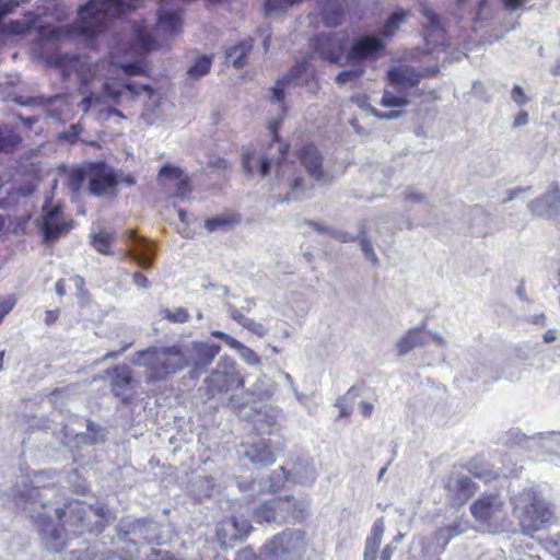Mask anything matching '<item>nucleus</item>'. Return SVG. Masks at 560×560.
<instances>
[{
	"label": "nucleus",
	"instance_id": "64",
	"mask_svg": "<svg viewBox=\"0 0 560 560\" xmlns=\"http://www.w3.org/2000/svg\"><path fill=\"white\" fill-rule=\"evenodd\" d=\"M511 97L517 105H524L527 102L524 90L517 84L513 85Z\"/></svg>",
	"mask_w": 560,
	"mask_h": 560
},
{
	"label": "nucleus",
	"instance_id": "50",
	"mask_svg": "<svg viewBox=\"0 0 560 560\" xmlns=\"http://www.w3.org/2000/svg\"><path fill=\"white\" fill-rule=\"evenodd\" d=\"M20 142V138L12 133H2L0 131V151H7L14 148Z\"/></svg>",
	"mask_w": 560,
	"mask_h": 560
},
{
	"label": "nucleus",
	"instance_id": "31",
	"mask_svg": "<svg viewBox=\"0 0 560 560\" xmlns=\"http://www.w3.org/2000/svg\"><path fill=\"white\" fill-rule=\"evenodd\" d=\"M422 327H416L408 330V332L397 342L398 353L400 355L407 354L416 347L427 345V331Z\"/></svg>",
	"mask_w": 560,
	"mask_h": 560
},
{
	"label": "nucleus",
	"instance_id": "18",
	"mask_svg": "<svg viewBox=\"0 0 560 560\" xmlns=\"http://www.w3.org/2000/svg\"><path fill=\"white\" fill-rule=\"evenodd\" d=\"M159 182L165 188L174 189V195L185 198L190 192L189 178L177 166L165 164L159 172Z\"/></svg>",
	"mask_w": 560,
	"mask_h": 560
},
{
	"label": "nucleus",
	"instance_id": "17",
	"mask_svg": "<svg viewBox=\"0 0 560 560\" xmlns=\"http://www.w3.org/2000/svg\"><path fill=\"white\" fill-rule=\"evenodd\" d=\"M528 208L533 214L545 218H557L560 214V187L552 183L539 198L530 201Z\"/></svg>",
	"mask_w": 560,
	"mask_h": 560
},
{
	"label": "nucleus",
	"instance_id": "60",
	"mask_svg": "<svg viewBox=\"0 0 560 560\" xmlns=\"http://www.w3.org/2000/svg\"><path fill=\"white\" fill-rule=\"evenodd\" d=\"M243 327L258 336H265V334H266V329L264 328V326L260 323H257L254 319L248 318V317L244 322Z\"/></svg>",
	"mask_w": 560,
	"mask_h": 560
},
{
	"label": "nucleus",
	"instance_id": "27",
	"mask_svg": "<svg viewBox=\"0 0 560 560\" xmlns=\"http://www.w3.org/2000/svg\"><path fill=\"white\" fill-rule=\"evenodd\" d=\"M300 161L305 171L315 180H320L324 176L323 156L313 144H307L300 151Z\"/></svg>",
	"mask_w": 560,
	"mask_h": 560
},
{
	"label": "nucleus",
	"instance_id": "58",
	"mask_svg": "<svg viewBox=\"0 0 560 560\" xmlns=\"http://www.w3.org/2000/svg\"><path fill=\"white\" fill-rule=\"evenodd\" d=\"M351 102L353 104H355L359 108L370 112V113H371V108H373L369 103V96L365 94L358 93V94L352 95Z\"/></svg>",
	"mask_w": 560,
	"mask_h": 560
},
{
	"label": "nucleus",
	"instance_id": "62",
	"mask_svg": "<svg viewBox=\"0 0 560 560\" xmlns=\"http://www.w3.org/2000/svg\"><path fill=\"white\" fill-rule=\"evenodd\" d=\"M224 307L230 314L231 318L235 320L237 324L242 325L246 320V316H244L235 306H233L231 303H224Z\"/></svg>",
	"mask_w": 560,
	"mask_h": 560
},
{
	"label": "nucleus",
	"instance_id": "3",
	"mask_svg": "<svg viewBox=\"0 0 560 560\" xmlns=\"http://www.w3.org/2000/svg\"><path fill=\"white\" fill-rule=\"evenodd\" d=\"M116 168L103 161L88 162L68 175V187L80 194L84 187L94 197L117 196Z\"/></svg>",
	"mask_w": 560,
	"mask_h": 560
},
{
	"label": "nucleus",
	"instance_id": "12",
	"mask_svg": "<svg viewBox=\"0 0 560 560\" xmlns=\"http://www.w3.org/2000/svg\"><path fill=\"white\" fill-rule=\"evenodd\" d=\"M305 85L311 93H317L319 82L315 78L313 68L306 61L298 62L285 75L280 78L272 88V96L276 102L284 98V89L290 85Z\"/></svg>",
	"mask_w": 560,
	"mask_h": 560
},
{
	"label": "nucleus",
	"instance_id": "7",
	"mask_svg": "<svg viewBox=\"0 0 560 560\" xmlns=\"http://www.w3.org/2000/svg\"><path fill=\"white\" fill-rule=\"evenodd\" d=\"M281 122L282 120L278 119L269 124V131L272 137V141L265 154L258 158L252 153L244 154L243 167L247 174H252L257 170L261 176L266 177L270 175L273 170L278 171V167L284 161L289 151V145L279 139L278 129L280 128Z\"/></svg>",
	"mask_w": 560,
	"mask_h": 560
},
{
	"label": "nucleus",
	"instance_id": "24",
	"mask_svg": "<svg viewBox=\"0 0 560 560\" xmlns=\"http://www.w3.org/2000/svg\"><path fill=\"white\" fill-rule=\"evenodd\" d=\"M422 74L409 66H400L388 71L390 84L398 91H405L417 86Z\"/></svg>",
	"mask_w": 560,
	"mask_h": 560
},
{
	"label": "nucleus",
	"instance_id": "46",
	"mask_svg": "<svg viewBox=\"0 0 560 560\" xmlns=\"http://www.w3.org/2000/svg\"><path fill=\"white\" fill-rule=\"evenodd\" d=\"M362 236L360 237V246L363 252L365 258L370 260L374 266L378 265V258L374 252L373 245L371 241L365 236L364 232H361Z\"/></svg>",
	"mask_w": 560,
	"mask_h": 560
},
{
	"label": "nucleus",
	"instance_id": "10",
	"mask_svg": "<svg viewBox=\"0 0 560 560\" xmlns=\"http://www.w3.org/2000/svg\"><path fill=\"white\" fill-rule=\"evenodd\" d=\"M305 548L302 530H284L262 548V555L270 560H290L299 557Z\"/></svg>",
	"mask_w": 560,
	"mask_h": 560
},
{
	"label": "nucleus",
	"instance_id": "61",
	"mask_svg": "<svg viewBox=\"0 0 560 560\" xmlns=\"http://www.w3.org/2000/svg\"><path fill=\"white\" fill-rule=\"evenodd\" d=\"M125 88L135 95H139L142 91L147 92L148 94H151L153 92L152 88L147 84H137L135 82H127L125 84Z\"/></svg>",
	"mask_w": 560,
	"mask_h": 560
},
{
	"label": "nucleus",
	"instance_id": "55",
	"mask_svg": "<svg viewBox=\"0 0 560 560\" xmlns=\"http://www.w3.org/2000/svg\"><path fill=\"white\" fill-rule=\"evenodd\" d=\"M83 128L79 124H73L67 131L60 135V138L66 139L69 142H74L79 139Z\"/></svg>",
	"mask_w": 560,
	"mask_h": 560
},
{
	"label": "nucleus",
	"instance_id": "52",
	"mask_svg": "<svg viewBox=\"0 0 560 560\" xmlns=\"http://www.w3.org/2000/svg\"><path fill=\"white\" fill-rule=\"evenodd\" d=\"M493 11L489 7L487 0H480L479 9L476 15V21H489L493 19Z\"/></svg>",
	"mask_w": 560,
	"mask_h": 560
},
{
	"label": "nucleus",
	"instance_id": "13",
	"mask_svg": "<svg viewBox=\"0 0 560 560\" xmlns=\"http://www.w3.org/2000/svg\"><path fill=\"white\" fill-rule=\"evenodd\" d=\"M470 512L477 522L497 525L505 518V502L498 492L482 494L471 504Z\"/></svg>",
	"mask_w": 560,
	"mask_h": 560
},
{
	"label": "nucleus",
	"instance_id": "25",
	"mask_svg": "<svg viewBox=\"0 0 560 560\" xmlns=\"http://www.w3.org/2000/svg\"><path fill=\"white\" fill-rule=\"evenodd\" d=\"M281 419L282 412L278 407L266 406L256 413L254 423L261 434H273L280 429Z\"/></svg>",
	"mask_w": 560,
	"mask_h": 560
},
{
	"label": "nucleus",
	"instance_id": "59",
	"mask_svg": "<svg viewBox=\"0 0 560 560\" xmlns=\"http://www.w3.org/2000/svg\"><path fill=\"white\" fill-rule=\"evenodd\" d=\"M329 236L341 242V243H350V242H354L357 240V236L348 233V232H343V231H339V230H329Z\"/></svg>",
	"mask_w": 560,
	"mask_h": 560
},
{
	"label": "nucleus",
	"instance_id": "40",
	"mask_svg": "<svg viewBox=\"0 0 560 560\" xmlns=\"http://www.w3.org/2000/svg\"><path fill=\"white\" fill-rule=\"evenodd\" d=\"M133 45L137 50L149 51L156 48V44L144 26L135 30Z\"/></svg>",
	"mask_w": 560,
	"mask_h": 560
},
{
	"label": "nucleus",
	"instance_id": "47",
	"mask_svg": "<svg viewBox=\"0 0 560 560\" xmlns=\"http://www.w3.org/2000/svg\"><path fill=\"white\" fill-rule=\"evenodd\" d=\"M85 557L90 560H128L127 557L115 551L100 552L94 550H86Z\"/></svg>",
	"mask_w": 560,
	"mask_h": 560
},
{
	"label": "nucleus",
	"instance_id": "6",
	"mask_svg": "<svg viewBox=\"0 0 560 560\" xmlns=\"http://www.w3.org/2000/svg\"><path fill=\"white\" fill-rule=\"evenodd\" d=\"M512 503L513 514L525 533L541 529L553 516L549 504L532 489H524L512 499Z\"/></svg>",
	"mask_w": 560,
	"mask_h": 560
},
{
	"label": "nucleus",
	"instance_id": "8",
	"mask_svg": "<svg viewBox=\"0 0 560 560\" xmlns=\"http://www.w3.org/2000/svg\"><path fill=\"white\" fill-rule=\"evenodd\" d=\"M160 538V525L151 518H125L117 526L118 541L135 547V550H128L130 557L138 553V546L159 544Z\"/></svg>",
	"mask_w": 560,
	"mask_h": 560
},
{
	"label": "nucleus",
	"instance_id": "36",
	"mask_svg": "<svg viewBox=\"0 0 560 560\" xmlns=\"http://www.w3.org/2000/svg\"><path fill=\"white\" fill-rule=\"evenodd\" d=\"M252 396L259 400H267L272 397L276 392L275 382L267 375L259 376L248 389Z\"/></svg>",
	"mask_w": 560,
	"mask_h": 560
},
{
	"label": "nucleus",
	"instance_id": "23",
	"mask_svg": "<svg viewBox=\"0 0 560 560\" xmlns=\"http://www.w3.org/2000/svg\"><path fill=\"white\" fill-rule=\"evenodd\" d=\"M59 208L54 207L44 214L42 232L45 242H55L72 228L71 222H61L59 220Z\"/></svg>",
	"mask_w": 560,
	"mask_h": 560
},
{
	"label": "nucleus",
	"instance_id": "34",
	"mask_svg": "<svg viewBox=\"0 0 560 560\" xmlns=\"http://www.w3.org/2000/svg\"><path fill=\"white\" fill-rule=\"evenodd\" d=\"M107 431L105 428L96 424L91 420H86V431L84 433H75L78 443L95 445L105 442Z\"/></svg>",
	"mask_w": 560,
	"mask_h": 560
},
{
	"label": "nucleus",
	"instance_id": "9",
	"mask_svg": "<svg viewBox=\"0 0 560 560\" xmlns=\"http://www.w3.org/2000/svg\"><path fill=\"white\" fill-rule=\"evenodd\" d=\"M384 48V42L373 34H365L355 38L347 54V59L355 65L349 70L341 71L336 77V82L342 85L361 78L364 70L360 62L378 55Z\"/></svg>",
	"mask_w": 560,
	"mask_h": 560
},
{
	"label": "nucleus",
	"instance_id": "35",
	"mask_svg": "<svg viewBox=\"0 0 560 560\" xmlns=\"http://www.w3.org/2000/svg\"><path fill=\"white\" fill-rule=\"evenodd\" d=\"M465 468L469 474L485 482H489L498 477V474L480 458H471L466 463Z\"/></svg>",
	"mask_w": 560,
	"mask_h": 560
},
{
	"label": "nucleus",
	"instance_id": "57",
	"mask_svg": "<svg viewBox=\"0 0 560 560\" xmlns=\"http://www.w3.org/2000/svg\"><path fill=\"white\" fill-rule=\"evenodd\" d=\"M14 305L15 300L11 296H7L0 300V324L2 323L3 318L11 312Z\"/></svg>",
	"mask_w": 560,
	"mask_h": 560
},
{
	"label": "nucleus",
	"instance_id": "30",
	"mask_svg": "<svg viewBox=\"0 0 560 560\" xmlns=\"http://www.w3.org/2000/svg\"><path fill=\"white\" fill-rule=\"evenodd\" d=\"M513 436L520 447L529 452H534L537 455H542L541 446L544 445V440H551V438L560 439V434L555 431L549 433H538L533 436H527L524 433L515 432L513 433Z\"/></svg>",
	"mask_w": 560,
	"mask_h": 560
},
{
	"label": "nucleus",
	"instance_id": "22",
	"mask_svg": "<svg viewBox=\"0 0 560 560\" xmlns=\"http://www.w3.org/2000/svg\"><path fill=\"white\" fill-rule=\"evenodd\" d=\"M446 489L454 497V502L462 505L475 494L478 487L468 476L459 472L448 478Z\"/></svg>",
	"mask_w": 560,
	"mask_h": 560
},
{
	"label": "nucleus",
	"instance_id": "4",
	"mask_svg": "<svg viewBox=\"0 0 560 560\" xmlns=\"http://www.w3.org/2000/svg\"><path fill=\"white\" fill-rule=\"evenodd\" d=\"M132 364L143 366L149 371L148 382L164 380L168 375L188 365L185 353L177 346L150 347L137 351L131 359Z\"/></svg>",
	"mask_w": 560,
	"mask_h": 560
},
{
	"label": "nucleus",
	"instance_id": "16",
	"mask_svg": "<svg viewBox=\"0 0 560 560\" xmlns=\"http://www.w3.org/2000/svg\"><path fill=\"white\" fill-rule=\"evenodd\" d=\"M106 374L109 377L112 393L124 402H127L131 398V392L137 383L132 376L131 369L127 364H117L112 369H107Z\"/></svg>",
	"mask_w": 560,
	"mask_h": 560
},
{
	"label": "nucleus",
	"instance_id": "21",
	"mask_svg": "<svg viewBox=\"0 0 560 560\" xmlns=\"http://www.w3.org/2000/svg\"><path fill=\"white\" fill-rule=\"evenodd\" d=\"M131 248L128 255L144 269L152 266L154 258L153 245L144 237L137 235L133 231L129 232Z\"/></svg>",
	"mask_w": 560,
	"mask_h": 560
},
{
	"label": "nucleus",
	"instance_id": "44",
	"mask_svg": "<svg viewBox=\"0 0 560 560\" xmlns=\"http://www.w3.org/2000/svg\"><path fill=\"white\" fill-rule=\"evenodd\" d=\"M112 237L108 232H100L92 237V245L101 254L108 255Z\"/></svg>",
	"mask_w": 560,
	"mask_h": 560
},
{
	"label": "nucleus",
	"instance_id": "51",
	"mask_svg": "<svg viewBox=\"0 0 560 560\" xmlns=\"http://www.w3.org/2000/svg\"><path fill=\"white\" fill-rule=\"evenodd\" d=\"M289 189L290 194L299 195L308 189V186L305 184V180L302 176H296L289 180Z\"/></svg>",
	"mask_w": 560,
	"mask_h": 560
},
{
	"label": "nucleus",
	"instance_id": "20",
	"mask_svg": "<svg viewBox=\"0 0 560 560\" xmlns=\"http://www.w3.org/2000/svg\"><path fill=\"white\" fill-rule=\"evenodd\" d=\"M221 347L213 342L195 341L191 343L189 355H186L188 365L195 369L208 366L219 354Z\"/></svg>",
	"mask_w": 560,
	"mask_h": 560
},
{
	"label": "nucleus",
	"instance_id": "53",
	"mask_svg": "<svg viewBox=\"0 0 560 560\" xmlns=\"http://www.w3.org/2000/svg\"><path fill=\"white\" fill-rule=\"evenodd\" d=\"M145 560H183L180 558H176L170 551H163L159 549L152 548L147 555Z\"/></svg>",
	"mask_w": 560,
	"mask_h": 560
},
{
	"label": "nucleus",
	"instance_id": "5",
	"mask_svg": "<svg viewBox=\"0 0 560 560\" xmlns=\"http://www.w3.org/2000/svg\"><path fill=\"white\" fill-rule=\"evenodd\" d=\"M139 0H90L79 12L78 27L86 36L101 33L114 19L132 9Z\"/></svg>",
	"mask_w": 560,
	"mask_h": 560
},
{
	"label": "nucleus",
	"instance_id": "54",
	"mask_svg": "<svg viewBox=\"0 0 560 560\" xmlns=\"http://www.w3.org/2000/svg\"><path fill=\"white\" fill-rule=\"evenodd\" d=\"M560 434V432H558ZM541 446L542 454H558L560 453V439L551 438V440H544Z\"/></svg>",
	"mask_w": 560,
	"mask_h": 560
},
{
	"label": "nucleus",
	"instance_id": "1",
	"mask_svg": "<svg viewBox=\"0 0 560 560\" xmlns=\"http://www.w3.org/2000/svg\"><path fill=\"white\" fill-rule=\"evenodd\" d=\"M56 517L68 527V532L79 536L85 532L101 533L114 518L112 511L103 503L89 505L79 500L55 509Z\"/></svg>",
	"mask_w": 560,
	"mask_h": 560
},
{
	"label": "nucleus",
	"instance_id": "11",
	"mask_svg": "<svg viewBox=\"0 0 560 560\" xmlns=\"http://www.w3.org/2000/svg\"><path fill=\"white\" fill-rule=\"evenodd\" d=\"M207 389L211 396L218 393H226L232 387H243L244 377L236 369L235 362L229 357H222L217 368L206 378Z\"/></svg>",
	"mask_w": 560,
	"mask_h": 560
},
{
	"label": "nucleus",
	"instance_id": "15",
	"mask_svg": "<svg viewBox=\"0 0 560 560\" xmlns=\"http://www.w3.org/2000/svg\"><path fill=\"white\" fill-rule=\"evenodd\" d=\"M312 48L320 59L337 63L343 55L346 37L337 32L320 33L314 38Z\"/></svg>",
	"mask_w": 560,
	"mask_h": 560
},
{
	"label": "nucleus",
	"instance_id": "48",
	"mask_svg": "<svg viewBox=\"0 0 560 560\" xmlns=\"http://www.w3.org/2000/svg\"><path fill=\"white\" fill-rule=\"evenodd\" d=\"M381 103L385 107H404L409 104V101L405 96L393 95L386 91Z\"/></svg>",
	"mask_w": 560,
	"mask_h": 560
},
{
	"label": "nucleus",
	"instance_id": "43",
	"mask_svg": "<svg viewBox=\"0 0 560 560\" xmlns=\"http://www.w3.org/2000/svg\"><path fill=\"white\" fill-rule=\"evenodd\" d=\"M232 349L236 350L241 359L248 365L258 366L260 364V359L256 354V352L250 348L246 347L245 345H243L242 342H240L238 340L234 342Z\"/></svg>",
	"mask_w": 560,
	"mask_h": 560
},
{
	"label": "nucleus",
	"instance_id": "19",
	"mask_svg": "<svg viewBox=\"0 0 560 560\" xmlns=\"http://www.w3.org/2000/svg\"><path fill=\"white\" fill-rule=\"evenodd\" d=\"M238 453L250 463L259 466H269L276 460L271 441L267 439H258L250 444H242Z\"/></svg>",
	"mask_w": 560,
	"mask_h": 560
},
{
	"label": "nucleus",
	"instance_id": "32",
	"mask_svg": "<svg viewBox=\"0 0 560 560\" xmlns=\"http://www.w3.org/2000/svg\"><path fill=\"white\" fill-rule=\"evenodd\" d=\"M168 0H163L162 9L159 11L158 31L164 32L168 35L178 33L182 19L177 11H167L164 9Z\"/></svg>",
	"mask_w": 560,
	"mask_h": 560
},
{
	"label": "nucleus",
	"instance_id": "33",
	"mask_svg": "<svg viewBox=\"0 0 560 560\" xmlns=\"http://www.w3.org/2000/svg\"><path fill=\"white\" fill-rule=\"evenodd\" d=\"M385 530L383 517L377 518L372 527L370 536L366 538L364 547V560H376V552L380 548L382 537Z\"/></svg>",
	"mask_w": 560,
	"mask_h": 560
},
{
	"label": "nucleus",
	"instance_id": "38",
	"mask_svg": "<svg viewBox=\"0 0 560 560\" xmlns=\"http://www.w3.org/2000/svg\"><path fill=\"white\" fill-rule=\"evenodd\" d=\"M407 13L404 11H395L390 14L387 21L384 24L383 30L381 31V37L378 38L383 42V38H392L396 33L401 23L405 22ZM377 37V35H375Z\"/></svg>",
	"mask_w": 560,
	"mask_h": 560
},
{
	"label": "nucleus",
	"instance_id": "14",
	"mask_svg": "<svg viewBox=\"0 0 560 560\" xmlns=\"http://www.w3.org/2000/svg\"><path fill=\"white\" fill-rule=\"evenodd\" d=\"M302 509L296 513L295 502L290 498H277L266 501L254 512V517L258 523H270L279 520H287L290 516L294 520L300 518Z\"/></svg>",
	"mask_w": 560,
	"mask_h": 560
},
{
	"label": "nucleus",
	"instance_id": "28",
	"mask_svg": "<svg viewBox=\"0 0 560 560\" xmlns=\"http://www.w3.org/2000/svg\"><path fill=\"white\" fill-rule=\"evenodd\" d=\"M228 529L233 530L232 538L244 539L250 532L252 525L247 520L232 517L221 522L217 528V537L221 545L229 544V537L225 536Z\"/></svg>",
	"mask_w": 560,
	"mask_h": 560
},
{
	"label": "nucleus",
	"instance_id": "63",
	"mask_svg": "<svg viewBox=\"0 0 560 560\" xmlns=\"http://www.w3.org/2000/svg\"><path fill=\"white\" fill-rule=\"evenodd\" d=\"M224 307L230 314L231 318L235 320L237 324L242 325L246 320V316H244L235 306H233L231 303H224Z\"/></svg>",
	"mask_w": 560,
	"mask_h": 560
},
{
	"label": "nucleus",
	"instance_id": "56",
	"mask_svg": "<svg viewBox=\"0 0 560 560\" xmlns=\"http://www.w3.org/2000/svg\"><path fill=\"white\" fill-rule=\"evenodd\" d=\"M420 557L417 560H436L435 553L431 552V545L425 539H420Z\"/></svg>",
	"mask_w": 560,
	"mask_h": 560
},
{
	"label": "nucleus",
	"instance_id": "26",
	"mask_svg": "<svg viewBox=\"0 0 560 560\" xmlns=\"http://www.w3.org/2000/svg\"><path fill=\"white\" fill-rule=\"evenodd\" d=\"M68 527L52 523H47L42 528V540L45 548L51 552H60L67 542Z\"/></svg>",
	"mask_w": 560,
	"mask_h": 560
},
{
	"label": "nucleus",
	"instance_id": "39",
	"mask_svg": "<svg viewBox=\"0 0 560 560\" xmlns=\"http://www.w3.org/2000/svg\"><path fill=\"white\" fill-rule=\"evenodd\" d=\"M422 14L424 18L423 25L427 28L425 37L428 39H430L434 36L438 37V36L442 35L443 27L441 25L439 16L435 14V12L432 11L431 9L425 8V9H423Z\"/></svg>",
	"mask_w": 560,
	"mask_h": 560
},
{
	"label": "nucleus",
	"instance_id": "41",
	"mask_svg": "<svg viewBox=\"0 0 560 560\" xmlns=\"http://www.w3.org/2000/svg\"><path fill=\"white\" fill-rule=\"evenodd\" d=\"M447 530L444 527L439 528L433 537L427 540L428 544L431 545V552L435 553L436 560H439L440 555L445 550V547L451 541V539H446Z\"/></svg>",
	"mask_w": 560,
	"mask_h": 560
},
{
	"label": "nucleus",
	"instance_id": "2",
	"mask_svg": "<svg viewBox=\"0 0 560 560\" xmlns=\"http://www.w3.org/2000/svg\"><path fill=\"white\" fill-rule=\"evenodd\" d=\"M51 62L61 70L65 77L72 73H77L81 83L84 85L81 88L80 93L85 95L79 103V107L83 114H88L93 106L103 105L107 100H118L120 91L116 90L109 83L102 84V93L90 92L88 90V83L92 79L91 67L88 61L73 54L56 52L51 57Z\"/></svg>",
	"mask_w": 560,
	"mask_h": 560
},
{
	"label": "nucleus",
	"instance_id": "45",
	"mask_svg": "<svg viewBox=\"0 0 560 560\" xmlns=\"http://www.w3.org/2000/svg\"><path fill=\"white\" fill-rule=\"evenodd\" d=\"M163 318L173 323H186L189 319V314L184 307H176L174 310L166 308L162 312Z\"/></svg>",
	"mask_w": 560,
	"mask_h": 560
},
{
	"label": "nucleus",
	"instance_id": "29",
	"mask_svg": "<svg viewBox=\"0 0 560 560\" xmlns=\"http://www.w3.org/2000/svg\"><path fill=\"white\" fill-rule=\"evenodd\" d=\"M19 5L18 2H0V34L4 35H23L31 28V23H23L20 21H9L5 23L3 19L13 12L14 8Z\"/></svg>",
	"mask_w": 560,
	"mask_h": 560
},
{
	"label": "nucleus",
	"instance_id": "42",
	"mask_svg": "<svg viewBox=\"0 0 560 560\" xmlns=\"http://www.w3.org/2000/svg\"><path fill=\"white\" fill-rule=\"evenodd\" d=\"M211 68V58L208 56H201L196 59L195 63L188 69L187 73L192 79H200L206 75Z\"/></svg>",
	"mask_w": 560,
	"mask_h": 560
},
{
	"label": "nucleus",
	"instance_id": "37",
	"mask_svg": "<svg viewBox=\"0 0 560 560\" xmlns=\"http://www.w3.org/2000/svg\"><path fill=\"white\" fill-rule=\"evenodd\" d=\"M252 50L250 42H242L238 45L232 46L225 51L228 62H231L236 69H241L246 63V57Z\"/></svg>",
	"mask_w": 560,
	"mask_h": 560
},
{
	"label": "nucleus",
	"instance_id": "49",
	"mask_svg": "<svg viewBox=\"0 0 560 560\" xmlns=\"http://www.w3.org/2000/svg\"><path fill=\"white\" fill-rule=\"evenodd\" d=\"M342 20V11L339 8H334L331 10L326 9L324 11V21L328 26H337L341 23Z\"/></svg>",
	"mask_w": 560,
	"mask_h": 560
}]
</instances>
